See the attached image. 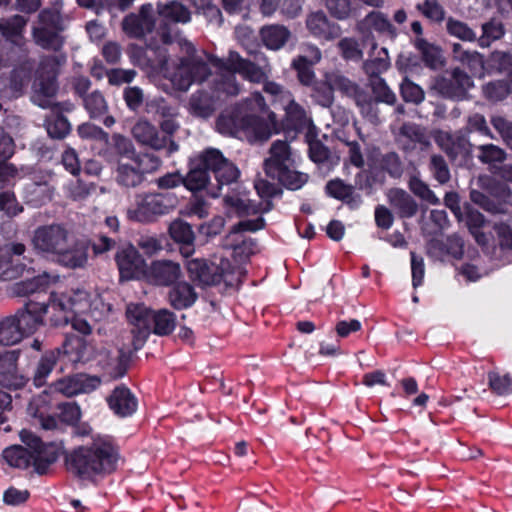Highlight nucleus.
Masks as SVG:
<instances>
[{"label":"nucleus","mask_w":512,"mask_h":512,"mask_svg":"<svg viewBox=\"0 0 512 512\" xmlns=\"http://www.w3.org/2000/svg\"><path fill=\"white\" fill-rule=\"evenodd\" d=\"M24 252L22 243H8L0 248V280H13L22 275L24 265L15 263L13 256H20Z\"/></svg>","instance_id":"nucleus-21"},{"label":"nucleus","mask_w":512,"mask_h":512,"mask_svg":"<svg viewBox=\"0 0 512 512\" xmlns=\"http://www.w3.org/2000/svg\"><path fill=\"white\" fill-rule=\"evenodd\" d=\"M446 29L449 35L462 41L473 42L477 39L476 33L466 23L452 17L447 19Z\"/></svg>","instance_id":"nucleus-48"},{"label":"nucleus","mask_w":512,"mask_h":512,"mask_svg":"<svg viewBox=\"0 0 512 512\" xmlns=\"http://www.w3.org/2000/svg\"><path fill=\"white\" fill-rule=\"evenodd\" d=\"M85 109L92 118L103 115L107 109V103L99 91H94L83 98Z\"/></svg>","instance_id":"nucleus-52"},{"label":"nucleus","mask_w":512,"mask_h":512,"mask_svg":"<svg viewBox=\"0 0 512 512\" xmlns=\"http://www.w3.org/2000/svg\"><path fill=\"white\" fill-rule=\"evenodd\" d=\"M270 156L265 160L264 167L268 176L279 173V170L287 167H295L296 155L287 142L277 140L270 148Z\"/></svg>","instance_id":"nucleus-23"},{"label":"nucleus","mask_w":512,"mask_h":512,"mask_svg":"<svg viewBox=\"0 0 512 512\" xmlns=\"http://www.w3.org/2000/svg\"><path fill=\"white\" fill-rule=\"evenodd\" d=\"M56 261L68 268H81L88 260V248L84 242L71 241L55 257Z\"/></svg>","instance_id":"nucleus-27"},{"label":"nucleus","mask_w":512,"mask_h":512,"mask_svg":"<svg viewBox=\"0 0 512 512\" xmlns=\"http://www.w3.org/2000/svg\"><path fill=\"white\" fill-rule=\"evenodd\" d=\"M20 439L27 448L20 445L7 447L2 453L4 461L18 469H26L33 465L38 474H44L57 459L53 445L44 444L39 437L27 430L20 432Z\"/></svg>","instance_id":"nucleus-7"},{"label":"nucleus","mask_w":512,"mask_h":512,"mask_svg":"<svg viewBox=\"0 0 512 512\" xmlns=\"http://www.w3.org/2000/svg\"><path fill=\"white\" fill-rule=\"evenodd\" d=\"M57 275L49 273L40 274L32 279L23 280L13 285V293L17 296H29L46 290L50 284L57 282Z\"/></svg>","instance_id":"nucleus-31"},{"label":"nucleus","mask_w":512,"mask_h":512,"mask_svg":"<svg viewBox=\"0 0 512 512\" xmlns=\"http://www.w3.org/2000/svg\"><path fill=\"white\" fill-rule=\"evenodd\" d=\"M400 92L405 102L420 104L424 100V91L422 88L405 78L400 86Z\"/></svg>","instance_id":"nucleus-57"},{"label":"nucleus","mask_w":512,"mask_h":512,"mask_svg":"<svg viewBox=\"0 0 512 512\" xmlns=\"http://www.w3.org/2000/svg\"><path fill=\"white\" fill-rule=\"evenodd\" d=\"M177 205L178 197L172 192L138 193L127 207L126 217L133 222L148 224L168 215Z\"/></svg>","instance_id":"nucleus-9"},{"label":"nucleus","mask_w":512,"mask_h":512,"mask_svg":"<svg viewBox=\"0 0 512 512\" xmlns=\"http://www.w3.org/2000/svg\"><path fill=\"white\" fill-rule=\"evenodd\" d=\"M131 158L133 159L134 164L137 165L143 177L147 173H152L158 170L162 164L161 159L153 153H134Z\"/></svg>","instance_id":"nucleus-51"},{"label":"nucleus","mask_w":512,"mask_h":512,"mask_svg":"<svg viewBox=\"0 0 512 512\" xmlns=\"http://www.w3.org/2000/svg\"><path fill=\"white\" fill-rule=\"evenodd\" d=\"M0 211L8 217H14L23 211V207L18 203L13 192L6 191L0 194Z\"/></svg>","instance_id":"nucleus-62"},{"label":"nucleus","mask_w":512,"mask_h":512,"mask_svg":"<svg viewBox=\"0 0 512 512\" xmlns=\"http://www.w3.org/2000/svg\"><path fill=\"white\" fill-rule=\"evenodd\" d=\"M174 54L162 63L164 77L169 80L174 89L186 92L194 84L202 85L212 77L210 65L223 71L221 74H240L244 79L261 83L271 72L267 59L257 55V63L243 58L238 52L230 50L227 57L219 58L203 50H197L188 40H180L175 47Z\"/></svg>","instance_id":"nucleus-2"},{"label":"nucleus","mask_w":512,"mask_h":512,"mask_svg":"<svg viewBox=\"0 0 512 512\" xmlns=\"http://www.w3.org/2000/svg\"><path fill=\"white\" fill-rule=\"evenodd\" d=\"M478 150V159L484 164L503 162L506 158L505 151L494 144L481 145Z\"/></svg>","instance_id":"nucleus-58"},{"label":"nucleus","mask_w":512,"mask_h":512,"mask_svg":"<svg viewBox=\"0 0 512 512\" xmlns=\"http://www.w3.org/2000/svg\"><path fill=\"white\" fill-rule=\"evenodd\" d=\"M61 355L60 349H55L46 352L38 361L33 375V382L35 386H43L54 367L56 366Z\"/></svg>","instance_id":"nucleus-36"},{"label":"nucleus","mask_w":512,"mask_h":512,"mask_svg":"<svg viewBox=\"0 0 512 512\" xmlns=\"http://www.w3.org/2000/svg\"><path fill=\"white\" fill-rule=\"evenodd\" d=\"M116 262L122 279H133L145 276L146 265L135 247H123L116 254Z\"/></svg>","instance_id":"nucleus-18"},{"label":"nucleus","mask_w":512,"mask_h":512,"mask_svg":"<svg viewBox=\"0 0 512 512\" xmlns=\"http://www.w3.org/2000/svg\"><path fill=\"white\" fill-rule=\"evenodd\" d=\"M143 180L144 177L131 157H121L119 159L117 167V181L119 184L126 187H136Z\"/></svg>","instance_id":"nucleus-33"},{"label":"nucleus","mask_w":512,"mask_h":512,"mask_svg":"<svg viewBox=\"0 0 512 512\" xmlns=\"http://www.w3.org/2000/svg\"><path fill=\"white\" fill-rule=\"evenodd\" d=\"M153 313L143 304H129L127 306V319L138 329V334L143 339L151 331Z\"/></svg>","instance_id":"nucleus-30"},{"label":"nucleus","mask_w":512,"mask_h":512,"mask_svg":"<svg viewBox=\"0 0 512 512\" xmlns=\"http://www.w3.org/2000/svg\"><path fill=\"white\" fill-rule=\"evenodd\" d=\"M51 176L34 175L24 184V198L34 206H41L52 199L54 188L50 185Z\"/></svg>","instance_id":"nucleus-22"},{"label":"nucleus","mask_w":512,"mask_h":512,"mask_svg":"<svg viewBox=\"0 0 512 512\" xmlns=\"http://www.w3.org/2000/svg\"><path fill=\"white\" fill-rule=\"evenodd\" d=\"M453 59L466 66L472 73H481L484 69L483 56L474 50H467L463 45L454 43L452 45Z\"/></svg>","instance_id":"nucleus-34"},{"label":"nucleus","mask_w":512,"mask_h":512,"mask_svg":"<svg viewBox=\"0 0 512 512\" xmlns=\"http://www.w3.org/2000/svg\"><path fill=\"white\" fill-rule=\"evenodd\" d=\"M63 348L64 353L72 356L71 360L73 362L88 361L95 356L93 348L80 337L73 336L68 338Z\"/></svg>","instance_id":"nucleus-37"},{"label":"nucleus","mask_w":512,"mask_h":512,"mask_svg":"<svg viewBox=\"0 0 512 512\" xmlns=\"http://www.w3.org/2000/svg\"><path fill=\"white\" fill-rule=\"evenodd\" d=\"M337 48L341 57L346 61L359 62L363 58V51L359 42L354 38H342L337 43Z\"/></svg>","instance_id":"nucleus-47"},{"label":"nucleus","mask_w":512,"mask_h":512,"mask_svg":"<svg viewBox=\"0 0 512 512\" xmlns=\"http://www.w3.org/2000/svg\"><path fill=\"white\" fill-rule=\"evenodd\" d=\"M216 127L221 134L244 135L250 141H265L278 132L276 115L268 112L265 100L258 92L221 113Z\"/></svg>","instance_id":"nucleus-3"},{"label":"nucleus","mask_w":512,"mask_h":512,"mask_svg":"<svg viewBox=\"0 0 512 512\" xmlns=\"http://www.w3.org/2000/svg\"><path fill=\"white\" fill-rule=\"evenodd\" d=\"M482 35L478 39L481 47H488L490 44L500 39L504 35L503 25L499 22L490 21L482 25Z\"/></svg>","instance_id":"nucleus-53"},{"label":"nucleus","mask_w":512,"mask_h":512,"mask_svg":"<svg viewBox=\"0 0 512 512\" xmlns=\"http://www.w3.org/2000/svg\"><path fill=\"white\" fill-rule=\"evenodd\" d=\"M390 67V60L386 48H381L378 56L373 59H368L363 64L365 73L369 76L370 80L380 77Z\"/></svg>","instance_id":"nucleus-45"},{"label":"nucleus","mask_w":512,"mask_h":512,"mask_svg":"<svg viewBox=\"0 0 512 512\" xmlns=\"http://www.w3.org/2000/svg\"><path fill=\"white\" fill-rule=\"evenodd\" d=\"M416 9L432 22L440 23L445 19V10L438 0H425L418 3Z\"/></svg>","instance_id":"nucleus-50"},{"label":"nucleus","mask_w":512,"mask_h":512,"mask_svg":"<svg viewBox=\"0 0 512 512\" xmlns=\"http://www.w3.org/2000/svg\"><path fill=\"white\" fill-rule=\"evenodd\" d=\"M208 82V89L202 88L195 91L189 99V111L201 118L210 117L216 110L222 95L236 96L241 91L237 78L229 74H218Z\"/></svg>","instance_id":"nucleus-8"},{"label":"nucleus","mask_w":512,"mask_h":512,"mask_svg":"<svg viewBox=\"0 0 512 512\" xmlns=\"http://www.w3.org/2000/svg\"><path fill=\"white\" fill-rule=\"evenodd\" d=\"M107 403L113 413L122 418L133 415L138 407L137 398L125 386H117L107 397Z\"/></svg>","instance_id":"nucleus-25"},{"label":"nucleus","mask_w":512,"mask_h":512,"mask_svg":"<svg viewBox=\"0 0 512 512\" xmlns=\"http://www.w3.org/2000/svg\"><path fill=\"white\" fill-rule=\"evenodd\" d=\"M264 220L258 217L255 220H244L235 225L224 240V246L233 250L235 255H246L253 253L254 243L251 239H247L242 232H255L262 229Z\"/></svg>","instance_id":"nucleus-13"},{"label":"nucleus","mask_w":512,"mask_h":512,"mask_svg":"<svg viewBox=\"0 0 512 512\" xmlns=\"http://www.w3.org/2000/svg\"><path fill=\"white\" fill-rule=\"evenodd\" d=\"M409 188L416 196L428 202L429 204L436 205L439 203V199L434 194V192L418 177L413 176L410 178Z\"/></svg>","instance_id":"nucleus-56"},{"label":"nucleus","mask_w":512,"mask_h":512,"mask_svg":"<svg viewBox=\"0 0 512 512\" xmlns=\"http://www.w3.org/2000/svg\"><path fill=\"white\" fill-rule=\"evenodd\" d=\"M99 385V378L82 374L61 379L52 385V389L64 396L71 397L80 393H89Z\"/></svg>","instance_id":"nucleus-24"},{"label":"nucleus","mask_w":512,"mask_h":512,"mask_svg":"<svg viewBox=\"0 0 512 512\" xmlns=\"http://www.w3.org/2000/svg\"><path fill=\"white\" fill-rule=\"evenodd\" d=\"M18 359L19 352L16 350L0 354V385L3 387L18 389L25 385L26 378L17 367Z\"/></svg>","instance_id":"nucleus-20"},{"label":"nucleus","mask_w":512,"mask_h":512,"mask_svg":"<svg viewBox=\"0 0 512 512\" xmlns=\"http://www.w3.org/2000/svg\"><path fill=\"white\" fill-rule=\"evenodd\" d=\"M157 10L159 16L166 22L185 24L191 20L189 9L178 1L158 3Z\"/></svg>","instance_id":"nucleus-35"},{"label":"nucleus","mask_w":512,"mask_h":512,"mask_svg":"<svg viewBox=\"0 0 512 512\" xmlns=\"http://www.w3.org/2000/svg\"><path fill=\"white\" fill-rule=\"evenodd\" d=\"M224 203L231 212L239 216L257 214L262 211L259 204L253 203L245 195L226 196Z\"/></svg>","instance_id":"nucleus-41"},{"label":"nucleus","mask_w":512,"mask_h":512,"mask_svg":"<svg viewBox=\"0 0 512 512\" xmlns=\"http://www.w3.org/2000/svg\"><path fill=\"white\" fill-rule=\"evenodd\" d=\"M473 87L471 77L459 68L452 71L450 78H443L437 82L438 91L445 98L463 100L468 90Z\"/></svg>","instance_id":"nucleus-17"},{"label":"nucleus","mask_w":512,"mask_h":512,"mask_svg":"<svg viewBox=\"0 0 512 512\" xmlns=\"http://www.w3.org/2000/svg\"><path fill=\"white\" fill-rule=\"evenodd\" d=\"M155 26L153 6L144 4L138 14L127 15L122 22L123 31L132 38H142L152 32Z\"/></svg>","instance_id":"nucleus-16"},{"label":"nucleus","mask_w":512,"mask_h":512,"mask_svg":"<svg viewBox=\"0 0 512 512\" xmlns=\"http://www.w3.org/2000/svg\"><path fill=\"white\" fill-rule=\"evenodd\" d=\"M109 310L99 295L84 289L53 291L47 303L30 300L15 314L0 319V345L19 343L44 325L45 315L50 317L52 325L70 322L75 331L89 335Z\"/></svg>","instance_id":"nucleus-1"},{"label":"nucleus","mask_w":512,"mask_h":512,"mask_svg":"<svg viewBox=\"0 0 512 512\" xmlns=\"http://www.w3.org/2000/svg\"><path fill=\"white\" fill-rule=\"evenodd\" d=\"M372 30L390 39H395L398 34L388 16L380 11L369 12L356 24V31L361 35L363 41L374 39Z\"/></svg>","instance_id":"nucleus-15"},{"label":"nucleus","mask_w":512,"mask_h":512,"mask_svg":"<svg viewBox=\"0 0 512 512\" xmlns=\"http://www.w3.org/2000/svg\"><path fill=\"white\" fill-rule=\"evenodd\" d=\"M169 232L171 237L177 242L191 244L194 240V233L191 226L182 220L173 221L170 224Z\"/></svg>","instance_id":"nucleus-55"},{"label":"nucleus","mask_w":512,"mask_h":512,"mask_svg":"<svg viewBox=\"0 0 512 512\" xmlns=\"http://www.w3.org/2000/svg\"><path fill=\"white\" fill-rule=\"evenodd\" d=\"M176 326V317L173 312L161 309L153 313L151 331L160 336L169 335Z\"/></svg>","instance_id":"nucleus-42"},{"label":"nucleus","mask_w":512,"mask_h":512,"mask_svg":"<svg viewBox=\"0 0 512 512\" xmlns=\"http://www.w3.org/2000/svg\"><path fill=\"white\" fill-rule=\"evenodd\" d=\"M272 179L278 180L282 185L291 190L301 188L307 181V175L298 172L294 167L282 168L279 173L269 176Z\"/></svg>","instance_id":"nucleus-43"},{"label":"nucleus","mask_w":512,"mask_h":512,"mask_svg":"<svg viewBox=\"0 0 512 512\" xmlns=\"http://www.w3.org/2000/svg\"><path fill=\"white\" fill-rule=\"evenodd\" d=\"M61 62L56 56L41 59L32 83V102L44 109L55 105L58 91L57 74Z\"/></svg>","instance_id":"nucleus-10"},{"label":"nucleus","mask_w":512,"mask_h":512,"mask_svg":"<svg viewBox=\"0 0 512 512\" xmlns=\"http://www.w3.org/2000/svg\"><path fill=\"white\" fill-rule=\"evenodd\" d=\"M70 238L68 231L63 226L53 224L36 229L32 242L35 249L55 258L69 243Z\"/></svg>","instance_id":"nucleus-12"},{"label":"nucleus","mask_w":512,"mask_h":512,"mask_svg":"<svg viewBox=\"0 0 512 512\" xmlns=\"http://www.w3.org/2000/svg\"><path fill=\"white\" fill-rule=\"evenodd\" d=\"M132 135L141 145L155 150L164 149L166 137H160L157 128L147 120H139L132 128Z\"/></svg>","instance_id":"nucleus-28"},{"label":"nucleus","mask_w":512,"mask_h":512,"mask_svg":"<svg viewBox=\"0 0 512 512\" xmlns=\"http://www.w3.org/2000/svg\"><path fill=\"white\" fill-rule=\"evenodd\" d=\"M264 90L274 97L275 102H279L285 110V127L304 133L305 141L308 145L309 156L315 163L320 162V141L317 139L318 130L307 117L305 111L295 103L289 91L283 89L275 82H267Z\"/></svg>","instance_id":"nucleus-6"},{"label":"nucleus","mask_w":512,"mask_h":512,"mask_svg":"<svg viewBox=\"0 0 512 512\" xmlns=\"http://www.w3.org/2000/svg\"><path fill=\"white\" fill-rule=\"evenodd\" d=\"M46 129L52 138L61 139L69 133L70 124L65 117L57 115L47 121Z\"/></svg>","instance_id":"nucleus-61"},{"label":"nucleus","mask_w":512,"mask_h":512,"mask_svg":"<svg viewBox=\"0 0 512 512\" xmlns=\"http://www.w3.org/2000/svg\"><path fill=\"white\" fill-rule=\"evenodd\" d=\"M430 170L434 178L445 184L450 180V171L445 159L441 155H432L430 158Z\"/></svg>","instance_id":"nucleus-59"},{"label":"nucleus","mask_w":512,"mask_h":512,"mask_svg":"<svg viewBox=\"0 0 512 512\" xmlns=\"http://www.w3.org/2000/svg\"><path fill=\"white\" fill-rule=\"evenodd\" d=\"M238 271L228 259L221 258L219 262L213 261L202 274H197L192 280L200 285H217L224 282L227 286H233L240 281Z\"/></svg>","instance_id":"nucleus-14"},{"label":"nucleus","mask_w":512,"mask_h":512,"mask_svg":"<svg viewBox=\"0 0 512 512\" xmlns=\"http://www.w3.org/2000/svg\"><path fill=\"white\" fill-rule=\"evenodd\" d=\"M325 190L329 196L341 200L352 209L358 208L362 203L361 196L355 193L354 186L344 183L341 179L329 181Z\"/></svg>","instance_id":"nucleus-29"},{"label":"nucleus","mask_w":512,"mask_h":512,"mask_svg":"<svg viewBox=\"0 0 512 512\" xmlns=\"http://www.w3.org/2000/svg\"><path fill=\"white\" fill-rule=\"evenodd\" d=\"M119 460L118 448L107 435L93 434L66 455L67 470L82 480L92 481L112 473Z\"/></svg>","instance_id":"nucleus-4"},{"label":"nucleus","mask_w":512,"mask_h":512,"mask_svg":"<svg viewBox=\"0 0 512 512\" xmlns=\"http://www.w3.org/2000/svg\"><path fill=\"white\" fill-rule=\"evenodd\" d=\"M61 30L46 26H35L33 38L37 45L45 49L58 50L62 46Z\"/></svg>","instance_id":"nucleus-40"},{"label":"nucleus","mask_w":512,"mask_h":512,"mask_svg":"<svg viewBox=\"0 0 512 512\" xmlns=\"http://www.w3.org/2000/svg\"><path fill=\"white\" fill-rule=\"evenodd\" d=\"M264 45L271 50H278L284 46L289 39V31L281 25H270L263 27L260 31Z\"/></svg>","instance_id":"nucleus-38"},{"label":"nucleus","mask_w":512,"mask_h":512,"mask_svg":"<svg viewBox=\"0 0 512 512\" xmlns=\"http://www.w3.org/2000/svg\"><path fill=\"white\" fill-rule=\"evenodd\" d=\"M490 62L497 71L508 72L512 76V54L495 51L491 54Z\"/></svg>","instance_id":"nucleus-64"},{"label":"nucleus","mask_w":512,"mask_h":512,"mask_svg":"<svg viewBox=\"0 0 512 512\" xmlns=\"http://www.w3.org/2000/svg\"><path fill=\"white\" fill-rule=\"evenodd\" d=\"M370 85L374 95L377 98V102H385L387 104H394L396 101V96L386 85L385 81L381 77H376L375 79L370 80Z\"/></svg>","instance_id":"nucleus-60"},{"label":"nucleus","mask_w":512,"mask_h":512,"mask_svg":"<svg viewBox=\"0 0 512 512\" xmlns=\"http://www.w3.org/2000/svg\"><path fill=\"white\" fill-rule=\"evenodd\" d=\"M436 143L451 161L457 162L459 165L465 163L471 157L472 145L462 136L440 132L436 136Z\"/></svg>","instance_id":"nucleus-19"},{"label":"nucleus","mask_w":512,"mask_h":512,"mask_svg":"<svg viewBox=\"0 0 512 512\" xmlns=\"http://www.w3.org/2000/svg\"><path fill=\"white\" fill-rule=\"evenodd\" d=\"M180 275V265L169 260H159L151 263L145 273V277L156 285H170Z\"/></svg>","instance_id":"nucleus-26"},{"label":"nucleus","mask_w":512,"mask_h":512,"mask_svg":"<svg viewBox=\"0 0 512 512\" xmlns=\"http://www.w3.org/2000/svg\"><path fill=\"white\" fill-rule=\"evenodd\" d=\"M488 384L497 395L512 393V378L508 374L500 375L497 372H490L488 373Z\"/></svg>","instance_id":"nucleus-54"},{"label":"nucleus","mask_w":512,"mask_h":512,"mask_svg":"<svg viewBox=\"0 0 512 512\" xmlns=\"http://www.w3.org/2000/svg\"><path fill=\"white\" fill-rule=\"evenodd\" d=\"M191 168L184 178V186L199 191L209 184V171L214 174L219 187L235 182L239 177L238 168L216 148H207L191 159Z\"/></svg>","instance_id":"nucleus-5"},{"label":"nucleus","mask_w":512,"mask_h":512,"mask_svg":"<svg viewBox=\"0 0 512 512\" xmlns=\"http://www.w3.org/2000/svg\"><path fill=\"white\" fill-rule=\"evenodd\" d=\"M197 295L188 283H179L169 292V303L175 309L188 308L194 304Z\"/></svg>","instance_id":"nucleus-39"},{"label":"nucleus","mask_w":512,"mask_h":512,"mask_svg":"<svg viewBox=\"0 0 512 512\" xmlns=\"http://www.w3.org/2000/svg\"><path fill=\"white\" fill-rule=\"evenodd\" d=\"M31 67L28 65H22L12 71L10 81H9V89L10 96L17 97L21 94L24 86L28 82L30 76Z\"/></svg>","instance_id":"nucleus-49"},{"label":"nucleus","mask_w":512,"mask_h":512,"mask_svg":"<svg viewBox=\"0 0 512 512\" xmlns=\"http://www.w3.org/2000/svg\"><path fill=\"white\" fill-rule=\"evenodd\" d=\"M491 124L498 131L505 144L512 150V122L502 116H494Z\"/></svg>","instance_id":"nucleus-63"},{"label":"nucleus","mask_w":512,"mask_h":512,"mask_svg":"<svg viewBox=\"0 0 512 512\" xmlns=\"http://www.w3.org/2000/svg\"><path fill=\"white\" fill-rule=\"evenodd\" d=\"M388 198L390 205L401 218H411L418 210L415 200L402 189H391L388 193Z\"/></svg>","instance_id":"nucleus-32"},{"label":"nucleus","mask_w":512,"mask_h":512,"mask_svg":"<svg viewBox=\"0 0 512 512\" xmlns=\"http://www.w3.org/2000/svg\"><path fill=\"white\" fill-rule=\"evenodd\" d=\"M324 84L331 91H340L354 97L362 116L369 122L375 125L380 122L377 101L366 95L358 85L337 73H326Z\"/></svg>","instance_id":"nucleus-11"},{"label":"nucleus","mask_w":512,"mask_h":512,"mask_svg":"<svg viewBox=\"0 0 512 512\" xmlns=\"http://www.w3.org/2000/svg\"><path fill=\"white\" fill-rule=\"evenodd\" d=\"M511 91V87L505 80H495L486 83L482 87V94L490 102H498L505 99Z\"/></svg>","instance_id":"nucleus-46"},{"label":"nucleus","mask_w":512,"mask_h":512,"mask_svg":"<svg viewBox=\"0 0 512 512\" xmlns=\"http://www.w3.org/2000/svg\"><path fill=\"white\" fill-rule=\"evenodd\" d=\"M319 59L320 56L316 51L312 60H309L306 56H299L293 61L292 65L296 69L298 78L302 84L309 86L314 83L315 73L312 70V65L317 63Z\"/></svg>","instance_id":"nucleus-44"}]
</instances>
